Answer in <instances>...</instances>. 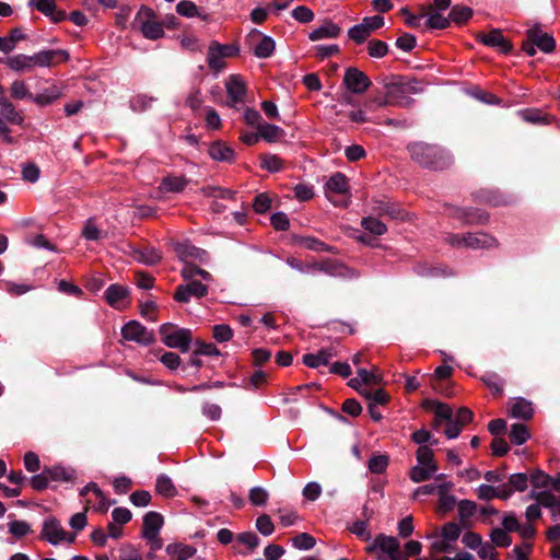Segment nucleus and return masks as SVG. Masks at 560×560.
Wrapping results in <instances>:
<instances>
[{"mask_svg": "<svg viewBox=\"0 0 560 560\" xmlns=\"http://www.w3.org/2000/svg\"><path fill=\"white\" fill-rule=\"evenodd\" d=\"M407 150L411 160L423 167L442 170L450 164L448 155L436 144L413 141L407 145Z\"/></svg>", "mask_w": 560, "mask_h": 560, "instance_id": "1", "label": "nucleus"}, {"mask_svg": "<svg viewBox=\"0 0 560 560\" xmlns=\"http://www.w3.org/2000/svg\"><path fill=\"white\" fill-rule=\"evenodd\" d=\"M422 91L420 83L415 80H398L385 84V93L374 98L371 103L377 106H404L411 103L410 95Z\"/></svg>", "mask_w": 560, "mask_h": 560, "instance_id": "2", "label": "nucleus"}, {"mask_svg": "<svg viewBox=\"0 0 560 560\" xmlns=\"http://www.w3.org/2000/svg\"><path fill=\"white\" fill-rule=\"evenodd\" d=\"M131 27L139 31L145 38L155 40L164 36L163 24L158 21L154 11L142 5L135 16Z\"/></svg>", "mask_w": 560, "mask_h": 560, "instance_id": "3", "label": "nucleus"}, {"mask_svg": "<svg viewBox=\"0 0 560 560\" xmlns=\"http://www.w3.org/2000/svg\"><path fill=\"white\" fill-rule=\"evenodd\" d=\"M421 406L435 420H472L474 418V412L467 407H459L454 411L450 405L431 399L423 400Z\"/></svg>", "mask_w": 560, "mask_h": 560, "instance_id": "4", "label": "nucleus"}, {"mask_svg": "<svg viewBox=\"0 0 560 560\" xmlns=\"http://www.w3.org/2000/svg\"><path fill=\"white\" fill-rule=\"evenodd\" d=\"M160 335L167 347L179 349L182 352L189 350L191 342V331L189 329L176 328L173 324H163L160 327Z\"/></svg>", "mask_w": 560, "mask_h": 560, "instance_id": "5", "label": "nucleus"}, {"mask_svg": "<svg viewBox=\"0 0 560 560\" xmlns=\"http://www.w3.org/2000/svg\"><path fill=\"white\" fill-rule=\"evenodd\" d=\"M359 394L369 401V413L371 418L373 420H381L383 418L381 407H384L389 400V395L381 388L375 390L371 388H363L359 389Z\"/></svg>", "mask_w": 560, "mask_h": 560, "instance_id": "6", "label": "nucleus"}, {"mask_svg": "<svg viewBox=\"0 0 560 560\" xmlns=\"http://www.w3.org/2000/svg\"><path fill=\"white\" fill-rule=\"evenodd\" d=\"M121 335L126 340L135 341L142 346L151 345L155 340L154 334L137 320L127 323L121 328Z\"/></svg>", "mask_w": 560, "mask_h": 560, "instance_id": "7", "label": "nucleus"}, {"mask_svg": "<svg viewBox=\"0 0 560 560\" xmlns=\"http://www.w3.org/2000/svg\"><path fill=\"white\" fill-rule=\"evenodd\" d=\"M377 546L381 551L387 555V558L378 556L377 560H406L404 551L400 550V544L396 537L378 534Z\"/></svg>", "mask_w": 560, "mask_h": 560, "instance_id": "8", "label": "nucleus"}, {"mask_svg": "<svg viewBox=\"0 0 560 560\" xmlns=\"http://www.w3.org/2000/svg\"><path fill=\"white\" fill-rule=\"evenodd\" d=\"M35 67H52L69 59V52L63 49L42 50L32 56Z\"/></svg>", "mask_w": 560, "mask_h": 560, "instance_id": "9", "label": "nucleus"}, {"mask_svg": "<svg viewBox=\"0 0 560 560\" xmlns=\"http://www.w3.org/2000/svg\"><path fill=\"white\" fill-rule=\"evenodd\" d=\"M63 537H66V530L62 528L60 521L55 516L45 518L39 538L56 546L63 540Z\"/></svg>", "mask_w": 560, "mask_h": 560, "instance_id": "10", "label": "nucleus"}, {"mask_svg": "<svg viewBox=\"0 0 560 560\" xmlns=\"http://www.w3.org/2000/svg\"><path fill=\"white\" fill-rule=\"evenodd\" d=\"M343 83L349 91L355 94L365 92L371 85L370 79L357 68L347 69Z\"/></svg>", "mask_w": 560, "mask_h": 560, "instance_id": "11", "label": "nucleus"}, {"mask_svg": "<svg viewBox=\"0 0 560 560\" xmlns=\"http://www.w3.org/2000/svg\"><path fill=\"white\" fill-rule=\"evenodd\" d=\"M208 294V287L199 281L190 280L187 284L177 287L174 299L177 302L187 303L190 298H203Z\"/></svg>", "mask_w": 560, "mask_h": 560, "instance_id": "12", "label": "nucleus"}, {"mask_svg": "<svg viewBox=\"0 0 560 560\" xmlns=\"http://www.w3.org/2000/svg\"><path fill=\"white\" fill-rule=\"evenodd\" d=\"M225 90L229 97L228 105L234 106L237 103H243L246 94V83L237 74H232L225 82Z\"/></svg>", "mask_w": 560, "mask_h": 560, "instance_id": "13", "label": "nucleus"}, {"mask_svg": "<svg viewBox=\"0 0 560 560\" xmlns=\"http://www.w3.org/2000/svg\"><path fill=\"white\" fill-rule=\"evenodd\" d=\"M477 39L480 40L486 46L497 48L499 51L503 54H509L513 48L512 43L508 38H505L502 32L498 28H494L487 34H478Z\"/></svg>", "mask_w": 560, "mask_h": 560, "instance_id": "14", "label": "nucleus"}, {"mask_svg": "<svg viewBox=\"0 0 560 560\" xmlns=\"http://www.w3.org/2000/svg\"><path fill=\"white\" fill-rule=\"evenodd\" d=\"M314 268L319 271H323L331 277H339V278H345V279L346 278L351 279V278L358 277L355 270L350 269L349 267H347L346 265H343L337 260L327 259L322 262L315 264Z\"/></svg>", "mask_w": 560, "mask_h": 560, "instance_id": "15", "label": "nucleus"}, {"mask_svg": "<svg viewBox=\"0 0 560 560\" xmlns=\"http://www.w3.org/2000/svg\"><path fill=\"white\" fill-rule=\"evenodd\" d=\"M358 376L349 381V385L359 392V389L369 388L370 385H380L382 377L378 374V369L373 368L372 371L365 369L358 370Z\"/></svg>", "mask_w": 560, "mask_h": 560, "instance_id": "16", "label": "nucleus"}, {"mask_svg": "<svg viewBox=\"0 0 560 560\" xmlns=\"http://www.w3.org/2000/svg\"><path fill=\"white\" fill-rule=\"evenodd\" d=\"M509 415L513 418L530 420L535 416V408L530 400L516 397L509 402Z\"/></svg>", "mask_w": 560, "mask_h": 560, "instance_id": "17", "label": "nucleus"}, {"mask_svg": "<svg viewBox=\"0 0 560 560\" xmlns=\"http://www.w3.org/2000/svg\"><path fill=\"white\" fill-rule=\"evenodd\" d=\"M164 518L162 514L150 511L143 516L142 536L145 539H152L159 536L163 527Z\"/></svg>", "mask_w": 560, "mask_h": 560, "instance_id": "18", "label": "nucleus"}, {"mask_svg": "<svg viewBox=\"0 0 560 560\" xmlns=\"http://www.w3.org/2000/svg\"><path fill=\"white\" fill-rule=\"evenodd\" d=\"M526 35L530 42L535 43L536 47L546 54L553 51L556 48V42L552 35L544 32L539 27L528 30Z\"/></svg>", "mask_w": 560, "mask_h": 560, "instance_id": "19", "label": "nucleus"}, {"mask_svg": "<svg viewBox=\"0 0 560 560\" xmlns=\"http://www.w3.org/2000/svg\"><path fill=\"white\" fill-rule=\"evenodd\" d=\"M177 257L186 264H190L191 260L205 261L207 253L203 249L197 248L196 246L188 243H178L174 248Z\"/></svg>", "mask_w": 560, "mask_h": 560, "instance_id": "20", "label": "nucleus"}, {"mask_svg": "<svg viewBox=\"0 0 560 560\" xmlns=\"http://www.w3.org/2000/svg\"><path fill=\"white\" fill-rule=\"evenodd\" d=\"M30 3L37 11L49 16L54 23H59L66 19V12L57 10L55 0H31Z\"/></svg>", "mask_w": 560, "mask_h": 560, "instance_id": "21", "label": "nucleus"}, {"mask_svg": "<svg viewBox=\"0 0 560 560\" xmlns=\"http://www.w3.org/2000/svg\"><path fill=\"white\" fill-rule=\"evenodd\" d=\"M221 44L214 42L209 46L207 61L209 67L219 72L225 67L224 58L231 57V52H221Z\"/></svg>", "mask_w": 560, "mask_h": 560, "instance_id": "22", "label": "nucleus"}, {"mask_svg": "<svg viewBox=\"0 0 560 560\" xmlns=\"http://www.w3.org/2000/svg\"><path fill=\"white\" fill-rule=\"evenodd\" d=\"M45 475L49 476L51 481H73L77 478L75 469L61 465L45 466Z\"/></svg>", "mask_w": 560, "mask_h": 560, "instance_id": "23", "label": "nucleus"}, {"mask_svg": "<svg viewBox=\"0 0 560 560\" xmlns=\"http://www.w3.org/2000/svg\"><path fill=\"white\" fill-rule=\"evenodd\" d=\"M209 155L220 162H233L235 159L234 150L222 141H215L209 147Z\"/></svg>", "mask_w": 560, "mask_h": 560, "instance_id": "24", "label": "nucleus"}, {"mask_svg": "<svg viewBox=\"0 0 560 560\" xmlns=\"http://www.w3.org/2000/svg\"><path fill=\"white\" fill-rule=\"evenodd\" d=\"M497 244V240L486 233H466V248H490Z\"/></svg>", "mask_w": 560, "mask_h": 560, "instance_id": "25", "label": "nucleus"}, {"mask_svg": "<svg viewBox=\"0 0 560 560\" xmlns=\"http://www.w3.org/2000/svg\"><path fill=\"white\" fill-rule=\"evenodd\" d=\"M128 289L120 284H110L105 291L106 302L115 308H121V302L128 296Z\"/></svg>", "mask_w": 560, "mask_h": 560, "instance_id": "26", "label": "nucleus"}, {"mask_svg": "<svg viewBox=\"0 0 560 560\" xmlns=\"http://www.w3.org/2000/svg\"><path fill=\"white\" fill-rule=\"evenodd\" d=\"M0 114L1 119L7 124L13 125H22L24 121V116L22 112L16 110L15 106L11 103L9 98L4 100L0 103Z\"/></svg>", "mask_w": 560, "mask_h": 560, "instance_id": "27", "label": "nucleus"}, {"mask_svg": "<svg viewBox=\"0 0 560 560\" xmlns=\"http://www.w3.org/2000/svg\"><path fill=\"white\" fill-rule=\"evenodd\" d=\"M453 215L463 220L466 224H483L488 222V214L480 210H467L455 208Z\"/></svg>", "mask_w": 560, "mask_h": 560, "instance_id": "28", "label": "nucleus"}, {"mask_svg": "<svg viewBox=\"0 0 560 560\" xmlns=\"http://www.w3.org/2000/svg\"><path fill=\"white\" fill-rule=\"evenodd\" d=\"M3 62L7 67L16 72H28L34 69L32 56L23 54L8 57Z\"/></svg>", "mask_w": 560, "mask_h": 560, "instance_id": "29", "label": "nucleus"}, {"mask_svg": "<svg viewBox=\"0 0 560 560\" xmlns=\"http://www.w3.org/2000/svg\"><path fill=\"white\" fill-rule=\"evenodd\" d=\"M188 183L189 180L183 175H168L162 179L159 190L161 192H182Z\"/></svg>", "mask_w": 560, "mask_h": 560, "instance_id": "30", "label": "nucleus"}, {"mask_svg": "<svg viewBox=\"0 0 560 560\" xmlns=\"http://www.w3.org/2000/svg\"><path fill=\"white\" fill-rule=\"evenodd\" d=\"M335 357V352L331 349H323L317 353H307L303 357V363L308 368H319L320 365H327L330 359Z\"/></svg>", "mask_w": 560, "mask_h": 560, "instance_id": "31", "label": "nucleus"}, {"mask_svg": "<svg viewBox=\"0 0 560 560\" xmlns=\"http://www.w3.org/2000/svg\"><path fill=\"white\" fill-rule=\"evenodd\" d=\"M326 194H346L349 190V184L346 175L335 173L325 185Z\"/></svg>", "mask_w": 560, "mask_h": 560, "instance_id": "32", "label": "nucleus"}, {"mask_svg": "<svg viewBox=\"0 0 560 560\" xmlns=\"http://www.w3.org/2000/svg\"><path fill=\"white\" fill-rule=\"evenodd\" d=\"M340 34V27L332 22H327L323 26L314 30L310 34V39L315 42L323 38H335Z\"/></svg>", "mask_w": 560, "mask_h": 560, "instance_id": "33", "label": "nucleus"}, {"mask_svg": "<svg viewBox=\"0 0 560 560\" xmlns=\"http://www.w3.org/2000/svg\"><path fill=\"white\" fill-rule=\"evenodd\" d=\"M166 552L176 558V560H187L196 553V548L183 544H170L166 546Z\"/></svg>", "mask_w": 560, "mask_h": 560, "instance_id": "34", "label": "nucleus"}, {"mask_svg": "<svg viewBox=\"0 0 560 560\" xmlns=\"http://www.w3.org/2000/svg\"><path fill=\"white\" fill-rule=\"evenodd\" d=\"M258 131L260 138L269 143L279 141L284 135L282 128L268 122H264L261 126H259Z\"/></svg>", "mask_w": 560, "mask_h": 560, "instance_id": "35", "label": "nucleus"}, {"mask_svg": "<svg viewBox=\"0 0 560 560\" xmlns=\"http://www.w3.org/2000/svg\"><path fill=\"white\" fill-rule=\"evenodd\" d=\"M295 243L303 248L314 250V252H330L331 247L326 243L322 242L318 238L313 236H298L295 237Z\"/></svg>", "mask_w": 560, "mask_h": 560, "instance_id": "36", "label": "nucleus"}, {"mask_svg": "<svg viewBox=\"0 0 560 560\" xmlns=\"http://www.w3.org/2000/svg\"><path fill=\"white\" fill-rule=\"evenodd\" d=\"M155 490L159 494L166 498H173L177 494L176 487L174 486L172 479L164 474L158 476Z\"/></svg>", "mask_w": 560, "mask_h": 560, "instance_id": "37", "label": "nucleus"}, {"mask_svg": "<svg viewBox=\"0 0 560 560\" xmlns=\"http://www.w3.org/2000/svg\"><path fill=\"white\" fill-rule=\"evenodd\" d=\"M436 470V464H432L431 467L419 464L410 469L409 477L413 482H422L429 480Z\"/></svg>", "mask_w": 560, "mask_h": 560, "instance_id": "38", "label": "nucleus"}, {"mask_svg": "<svg viewBox=\"0 0 560 560\" xmlns=\"http://www.w3.org/2000/svg\"><path fill=\"white\" fill-rule=\"evenodd\" d=\"M255 36L260 37V40L254 47V55L258 58L270 57L276 47L273 39L269 36H260L258 33Z\"/></svg>", "mask_w": 560, "mask_h": 560, "instance_id": "39", "label": "nucleus"}, {"mask_svg": "<svg viewBox=\"0 0 560 560\" xmlns=\"http://www.w3.org/2000/svg\"><path fill=\"white\" fill-rule=\"evenodd\" d=\"M530 438L529 429L523 422H514L510 430V440L515 445L524 444Z\"/></svg>", "mask_w": 560, "mask_h": 560, "instance_id": "40", "label": "nucleus"}, {"mask_svg": "<svg viewBox=\"0 0 560 560\" xmlns=\"http://www.w3.org/2000/svg\"><path fill=\"white\" fill-rule=\"evenodd\" d=\"M373 210L380 215H387L392 219H404L402 210L384 201H375Z\"/></svg>", "mask_w": 560, "mask_h": 560, "instance_id": "41", "label": "nucleus"}, {"mask_svg": "<svg viewBox=\"0 0 560 560\" xmlns=\"http://www.w3.org/2000/svg\"><path fill=\"white\" fill-rule=\"evenodd\" d=\"M472 16V10L465 5H454L450 12V19L456 24H463Z\"/></svg>", "mask_w": 560, "mask_h": 560, "instance_id": "42", "label": "nucleus"}, {"mask_svg": "<svg viewBox=\"0 0 560 560\" xmlns=\"http://www.w3.org/2000/svg\"><path fill=\"white\" fill-rule=\"evenodd\" d=\"M248 499L253 505L264 506L269 499V492L262 487H253L248 492Z\"/></svg>", "mask_w": 560, "mask_h": 560, "instance_id": "43", "label": "nucleus"}, {"mask_svg": "<svg viewBox=\"0 0 560 560\" xmlns=\"http://www.w3.org/2000/svg\"><path fill=\"white\" fill-rule=\"evenodd\" d=\"M180 273L185 280H192L195 276H200L206 281H210L212 279L211 275L208 271L199 267H196L191 262L186 264L182 269Z\"/></svg>", "mask_w": 560, "mask_h": 560, "instance_id": "44", "label": "nucleus"}, {"mask_svg": "<svg viewBox=\"0 0 560 560\" xmlns=\"http://www.w3.org/2000/svg\"><path fill=\"white\" fill-rule=\"evenodd\" d=\"M491 544L495 547L506 548L512 544L511 536L499 527L493 528L490 534Z\"/></svg>", "mask_w": 560, "mask_h": 560, "instance_id": "45", "label": "nucleus"}, {"mask_svg": "<svg viewBox=\"0 0 560 560\" xmlns=\"http://www.w3.org/2000/svg\"><path fill=\"white\" fill-rule=\"evenodd\" d=\"M291 541L293 547L300 550H310L316 544L315 538L308 533H300L294 536Z\"/></svg>", "mask_w": 560, "mask_h": 560, "instance_id": "46", "label": "nucleus"}, {"mask_svg": "<svg viewBox=\"0 0 560 560\" xmlns=\"http://www.w3.org/2000/svg\"><path fill=\"white\" fill-rule=\"evenodd\" d=\"M361 224L366 231L377 236L383 235L387 231L386 225L373 217L363 218Z\"/></svg>", "mask_w": 560, "mask_h": 560, "instance_id": "47", "label": "nucleus"}, {"mask_svg": "<svg viewBox=\"0 0 560 560\" xmlns=\"http://www.w3.org/2000/svg\"><path fill=\"white\" fill-rule=\"evenodd\" d=\"M138 259L145 265L153 266L161 261L162 255L158 249L148 247L138 252Z\"/></svg>", "mask_w": 560, "mask_h": 560, "instance_id": "48", "label": "nucleus"}, {"mask_svg": "<svg viewBox=\"0 0 560 560\" xmlns=\"http://www.w3.org/2000/svg\"><path fill=\"white\" fill-rule=\"evenodd\" d=\"M60 95L61 94L59 89L57 86H52L50 89H47L45 92L34 96L33 101L40 106H45L59 98Z\"/></svg>", "mask_w": 560, "mask_h": 560, "instance_id": "49", "label": "nucleus"}, {"mask_svg": "<svg viewBox=\"0 0 560 560\" xmlns=\"http://www.w3.org/2000/svg\"><path fill=\"white\" fill-rule=\"evenodd\" d=\"M477 505L470 500H462L458 503V515L463 525L475 514Z\"/></svg>", "mask_w": 560, "mask_h": 560, "instance_id": "50", "label": "nucleus"}, {"mask_svg": "<svg viewBox=\"0 0 560 560\" xmlns=\"http://www.w3.org/2000/svg\"><path fill=\"white\" fill-rule=\"evenodd\" d=\"M482 383L491 390L493 395H502L503 382L497 374H488L481 377Z\"/></svg>", "mask_w": 560, "mask_h": 560, "instance_id": "51", "label": "nucleus"}, {"mask_svg": "<svg viewBox=\"0 0 560 560\" xmlns=\"http://www.w3.org/2000/svg\"><path fill=\"white\" fill-rule=\"evenodd\" d=\"M369 469L373 474H383L388 466L387 455H373L369 460Z\"/></svg>", "mask_w": 560, "mask_h": 560, "instance_id": "52", "label": "nucleus"}, {"mask_svg": "<svg viewBox=\"0 0 560 560\" xmlns=\"http://www.w3.org/2000/svg\"><path fill=\"white\" fill-rule=\"evenodd\" d=\"M261 167L269 172H278L282 168L283 162L276 154H264L260 158Z\"/></svg>", "mask_w": 560, "mask_h": 560, "instance_id": "53", "label": "nucleus"}, {"mask_svg": "<svg viewBox=\"0 0 560 560\" xmlns=\"http://www.w3.org/2000/svg\"><path fill=\"white\" fill-rule=\"evenodd\" d=\"M256 528L264 536H270L275 530L273 523L268 514H261L257 517Z\"/></svg>", "mask_w": 560, "mask_h": 560, "instance_id": "54", "label": "nucleus"}, {"mask_svg": "<svg viewBox=\"0 0 560 560\" xmlns=\"http://www.w3.org/2000/svg\"><path fill=\"white\" fill-rule=\"evenodd\" d=\"M8 526L9 533L15 538H22L31 532V526L25 521H12Z\"/></svg>", "mask_w": 560, "mask_h": 560, "instance_id": "55", "label": "nucleus"}, {"mask_svg": "<svg viewBox=\"0 0 560 560\" xmlns=\"http://www.w3.org/2000/svg\"><path fill=\"white\" fill-rule=\"evenodd\" d=\"M528 476L525 472L513 474L509 478V486L514 491H524L528 486Z\"/></svg>", "mask_w": 560, "mask_h": 560, "instance_id": "56", "label": "nucleus"}, {"mask_svg": "<svg viewBox=\"0 0 560 560\" xmlns=\"http://www.w3.org/2000/svg\"><path fill=\"white\" fill-rule=\"evenodd\" d=\"M528 479L535 488L549 487V482L551 481V477L540 469L532 471Z\"/></svg>", "mask_w": 560, "mask_h": 560, "instance_id": "57", "label": "nucleus"}, {"mask_svg": "<svg viewBox=\"0 0 560 560\" xmlns=\"http://www.w3.org/2000/svg\"><path fill=\"white\" fill-rule=\"evenodd\" d=\"M195 345H196L195 355H209V357L220 355V350L213 343H206L200 340H196Z\"/></svg>", "mask_w": 560, "mask_h": 560, "instance_id": "58", "label": "nucleus"}, {"mask_svg": "<svg viewBox=\"0 0 560 560\" xmlns=\"http://www.w3.org/2000/svg\"><path fill=\"white\" fill-rule=\"evenodd\" d=\"M240 544H243L248 547L249 550H255L259 544L260 539L254 532H244L237 535L236 537Z\"/></svg>", "mask_w": 560, "mask_h": 560, "instance_id": "59", "label": "nucleus"}, {"mask_svg": "<svg viewBox=\"0 0 560 560\" xmlns=\"http://www.w3.org/2000/svg\"><path fill=\"white\" fill-rule=\"evenodd\" d=\"M102 231L97 229L93 219H89L82 230V236L89 241H97L102 237Z\"/></svg>", "mask_w": 560, "mask_h": 560, "instance_id": "60", "label": "nucleus"}, {"mask_svg": "<svg viewBox=\"0 0 560 560\" xmlns=\"http://www.w3.org/2000/svg\"><path fill=\"white\" fill-rule=\"evenodd\" d=\"M368 50L371 57L382 58L387 54L388 46L385 42L375 39L369 43Z\"/></svg>", "mask_w": 560, "mask_h": 560, "instance_id": "61", "label": "nucleus"}, {"mask_svg": "<svg viewBox=\"0 0 560 560\" xmlns=\"http://www.w3.org/2000/svg\"><path fill=\"white\" fill-rule=\"evenodd\" d=\"M11 96L15 100H23L25 97H31L27 85L24 81H14L10 86Z\"/></svg>", "mask_w": 560, "mask_h": 560, "instance_id": "62", "label": "nucleus"}, {"mask_svg": "<svg viewBox=\"0 0 560 560\" xmlns=\"http://www.w3.org/2000/svg\"><path fill=\"white\" fill-rule=\"evenodd\" d=\"M349 37L357 44H362L371 35L368 28L362 24L354 25L348 32Z\"/></svg>", "mask_w": 560, "mask_h": 560, "instance_id": "63", "label": "nucleus"}, {"mask_svg": "<svg viewBox=\"0 0 560 560\" xmlns=\"http://www.w3.org/2000/svg\"><path fill=\"white\" fill-rule=\"evenodd\" d=\"M233 337V330L229 325L221 324L213 327V338L219 342H225Z\"/></svg>", "mask_w": 560, "mask_h": 560, "instance_id": "64", "label": "nucleus"}]
</instances>
